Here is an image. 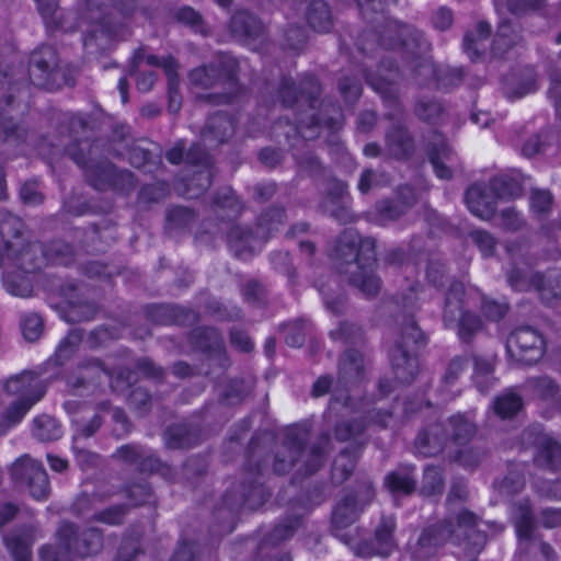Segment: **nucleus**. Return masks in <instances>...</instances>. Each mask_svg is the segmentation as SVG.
<instances>
[{
    "instance_id": "obj_1",
    "label": "nucleus",
    "mask_w": 561,
    "mask_h": 561,
    "mask_svg": "<svg viewBox=\"0 0 561 561\" xmlns=\"http://www.w3.org/2000/svg\"><path fill=\"white\" fill-rule=\"evenodd\" d=\"M5 389L18 397L16 402L7 412V419L13 423L19 422L44 393V387L32 373H23L10 378Z\"/></svg>"
},
{
    "instance_id": "obj_2",
    "label": "nucleus",
    "mask_w": 561,
    "mask_h": 561,
    "mask_svg": "<svg viewBox=\"0 0 561 561\" xmlns=\"http://www.w3.org/2000/svg\"><path fill=\"white\" fill-rule=\"evenodd\" d=\"M508 354L517 362L531 365L543 354L542 337L531 329H519L507 340Z\"/></svg>"
},
{
    "instance_id": "obj_3",
    "label": "nucleus",
    "mask_w": 561,
    "mask_h": 561,
    "mask_svg": "<svg viewBox=\"0 0 561 561\" xmlns=\"http://www.w3.org/2000/svg\"><path fill=\"white\" fill-rule=\"evenodd\" d=\"M541 1L542 0H494V7L500 16L499 31L494 41V50H500L502 46H507L512 43L510 38L511 27L506 14L512 13L513 15H517L524 13L539 5Z\"/></svg>"
},
{
    "instance_id": "obj_4",
    "label": "nucleus",
    "mask_w": 561,
    "mask_h": 561,
    "mask_svg": "<svg viewBox=\"0 0 561 561\" xmlns=\"http://www.w3.org/2000/svg\"><path fill=\"white\" fill-rule=\"evenodd\" d=\"M496 182L492 187L472 185L466 195V202L469 210L479 218L490 219L494 214L495 198H503L504 193H496L494 190Z\"/></svg>"
},
{
    "instance_id": "obj_5",
    "label": "nucleus",
    "mask_w": 561,
    "mask_h": 561,
    "mask_svg": "<svg viewBox=\"0 0 561 561\" xmlns=\"http://www.w3.org/2000/svg\"><path fill=\"white\" fill-rule=\"evenodd\" d=\"M30 477V488L32 496L36 500H43L48 494V478L43 467L31 458H22L13 466V476L20 478L21 474Z\"/></svg>"
},
{
    "instance_id": "obj_6",
    "label": "nucleus",
    "mask_w": 561,
    "mask_h": 561,
    "mask_svg": "<svg viewBox=\"0 0 561 561\" xmlns=\"http://www.w3.org/2000/svg\"><path fill=\"white\" fill-rule=\"evenodd\" d=\"M462 294L463 286L461 284H455L451 287L446 299L445 321L448 324L458 322L461 330L472 332L479 327V320L472 314L462 312L460 299Z\"/></svg>"
},
{
    "instance_id": "obj_7",
    "label": "nucleus",
    "mask_w": 561,
    "mask_h": 561,
    "mask_svg": "<svg viewBox=\"0 0 561 561\" xmlns=\"http://www.w3.org/2000/svg\"><path fill=\"white\" fill-rule=\"evenodd\" d=\"M490 33L489 25L479 23L476 30L466 34L463 39V48L471 59L478 58L485 48V41Z\"/></svg>"
},
{
    "instance_id": "obj_8",
    "label": "nucleus",
    "mask_w": 561,
    "mask_h": 561,
    "mask_svg": "<svg viewBox=\"0 0 561 561\" xmlns=\"http://www.w3.org/2000/svg\"><path fill=\"white\" fill-rule=\"evenodd\" d=\"M516 534L519 539H530L535 529V523L530 515L528 502L520 503L512 511Z\"/></svg>"
},
{
    "instance_id": "obj_9",
    "label": "nucleus",
    "mask_w": 561,
    "mask_h": 561,
    "mask_svg": "<svg viewBox=\"0 0 561 561\" xmlns=\"http://www.w3.org/2000/svg\"><path fill=\"white\" fill-rule=\"evenodd\" d=\"M38 247L32 245L24 248L18 255L11 253L10 250L7 251L4 256L2 257V264L7 267L10 265H18L25 272H32L38 265L33 264V257L36 252H38Z\"/></svg>"
},
{
    "instance_id": "obj_10",
    "label": "nucleus",
    "mask_w": 561,
    "mask_h": 561,
    "mask_svg": "<svg viewBox=\"0 0 561 561\" xmlns=\"http://www.w3.org/2000/svg\"><path fill=\"white\" fill-rule=\"evenodd\" d=\"M359 511L362 508L358 507L356 500L347 499L335 507L333 523L340 527L346 526L356 519Z\"/></svg>"
},
{
    "instance_id": "obj_11",
    "label": "nucleus",
    "mask_w": 561,
    "mask_h": 561,
    "mask_svg": "<svg viewBox=\"0 0 561 561\" xmlns=\"http://www.w3.org/2000/svg\"><path fill=\"white\" fill-rule=\"evenodd\" d=\"M522 408V399L514 392L499 397L494 402V410L501 417H510Z\"/></svg>"
},
{
    "instance_id": "obj_12",
    "label": "nucleus",
    "mask_w": 561,
    "mask_h": 561,
    "mask_svg": "<svg viewBox=\"0 0 561 561\" xmlns=\"http://www.w3.org/2000/svg\"><path fill=\"white\" fill-rule=\"evenodd\" d=\"M34 435L43 440L56 439L60 437L61 430L56 420L42 416L35 420Z\"/></svg>"
},
{
    "instance_id": "obj_13",
    "label": "nucleus",
    "mask_w": 561,
    "mask_h": 561,
    "mask_svg": "<svg viewBox=\"0 0 561 561\" xmlns=\"http://www.w3.org/2000/svg\"><path fill=\"white\" fill-rule=\"evenodd\" d=\"M431 160L434 171L439 179H449L451 176L449 167L444 164V161H453V152L446 144H442V149L435 151Z\"/></svg>"
},
{
    "instance_id": "obj_14",
    "label": "nucleus",
    "mask_w": 561,
    "mask_h": 561,
    "mask_svg": "<svg viewBox=\"0 0 561 561\" xmlns=\"http://www.w3.org/2000/svg\"><path fill=\"white\" fill-rule=\"evenodd\" d=\"M394 528V520L392 518H387L382 520L381 526L376 531V540L380 545L378 548V553L381 556H387L393 548L391 534Z\"/></svg>"
},
{
    "instance_id": "obj_15",
    "label": "nucleus",
    "mask_w": 561,
    "mask_h": 561,
    "mask_svg": "<svg viewBox=\"0 0 561 561\" xmlns=\"http://www.w3.org/2000/svg\"><path fill=\"white\" fill-rule=\"evenodd\" d=\"M5 542L15 561H30L31 541L28 539L12 536Z\"/></svg>"
},
{
    "instance_id": "obj_16",
    "label": "nucleus",
    "mask_w": 561,
    "mask_h": 561,
    "mask_svg": "<svg viewBox=\"0 0 561 561\" xmlns=\"http://www.w3.org/2000/svg\"><path fill=\"white\" fill-rule=\"evenodd\" d=\"M529 203L534 214H546L552 206V196L548 191L534 190L530 194Z\"/></svg>"
},
{
    "instance_id": "obj_17",
    "label": "nucleus",
    "mask_w": 561,
    "mask_h": 561,
    "mask_svg": "<svg viewBox=\"0 0 561 561\" xmlns=\"http://www.w3.org/2000/svg\"><path fill=\"white\" fill-rule=\"evenodd\" d=\"M393 367L398 378L402 381H408L413 376L414 370L417 367V363L414 358L408 357L404 353L400 357H393Z\"/></svg>"
},
{
    "instance_id": "obj_18",
    "label": "nucleus",
    "mask_w": 561,
    "mask_h": 561,
    "mask_svg": "<svg viewBox=\"0 0 561 561\" xmlns=\"http://www.w3.org/2000/svg\"><path fill=\"white\" fill-rule=\"evenodd\" d=\"M43 329V321L38 314L32 313L23 318L22 333L28 341H35L39 337Z\"/></svg>"
},
{
    "instance_id": "obj_19",
    "label": "nucleus",
    "mask_w": 561,
    "mask_h": 561,
    "mask_svg": "<svg viewBox=\"0 0 561 561\" xmlns=\"http://www.w3.org/2000/svg\"><path fill=\"white\" fill-rule=\"evenodd\" d=\"M352 280L366 295H374L379 289V280L374 275L371 268L370 270H363L360 275L354 277Z\"/></svg>"
},
{
    "instance_id": "obj_20",
    "label": "nucleus",
    "mask_w": 561,
    "mask_h": 561,
    "mask_svg": "<svg viewBox=\"0 0 561 561\" xmlns=\"http://www.w3.org/2000/svg\"><path fill=\"white\" fill-rule=\"evenodd\" d=\"M386 485L392 492L410 493L414 489L413 480L408 476L391 473L386 478Z\"/></svg>"
},
{
    "instance_id": "obj_21",
    "label": "nucleus",
    "mask_w": 561,
    "mask_h": 561,
    "mask_svg": "<svg viewBox=\"0 0 561 561\" xmlns=\"http://www.w3.org/2000/svg\"><path fill=\"white\" fill-rule=\"evenodd\" d=\"M536 88V80L533 77H530L517 89H515L512 83H506L504 87V93L506 98H508L510 100H516L534 92Z\"/></svg>"
},
{
    "instance_id": "obj_22",
    "label": "nucleus",
    "mask_w": 561,
    "mask_h": 561,
    "mask_svg": "<svg viewBox=\"0 0 561 561\" xmlns=\"http://www.w3.org/2000/svg\"><path fill=\"white\" fill-rule=\"evenodd\" d=\"M454 432L453 443L458 439L467 438L474 432L473 425L462 416L453 417L450 421Z\"/></svg>"
},
{
    "instance_id": "obj_23",
    "label": "nucleus",
    "mask_w": 561,
    "mask_h": 561,
    "mask_svg": "<svg viewBox=\"0 0 561 561\" xmlns=\"http://www.w3.org/2000/svg\"><path fill=\"white\" fill-rule=\"evenodd\" d=\"M424 491L428 494H433L440 489L442 477L438 468L428 467L424 472Z\"/></svg>"
},
{
    "instance_id": "obj_24",
    "label": "nucleus",
    "mask_w": 561,
    "mask_h": 561,
    "mask_svg": "<svg viewBox=\"0 0 561 561\" xmlns=\"http://www.w3.org/2000/svg\"><path fill=\"white\" fill-rule=\"evenodd\" d=\"M84 547L78 549L81 556H88L96 552L102 546V538L98 530H92L89 534V539H84Z\"/></svg>"
},
{
    "instance_id": "obj_25",
    "label": "nucleus",
    "mask_w": 561,
    "mask_h": 561,
    "mask_svg": "<svg viewBox=\"0 0 561 561\" xmlns=\"http://www.w3.org/2000/svg\"><path fill=\"white\" fill-rule=\"evenodd\" d=\"M21 198L24 203L35 205L42 202V194L33 184H24L20 192Z\"/></svg>"
},
{
    "instance_id": "obj_26",
    "label": "nucleus",
    "mask_w": 561,
    "mask_h": 561,
    "mask_svg": "<svg viewBox=\"0 0 561 561\" xmlns=\"http://www.w3.org/2000/svg\"><path fill=\"white\" fill-rule=\"evenodd\" d=\"M482 309L484 314L492 320L502 318L506 312V307L504 305L491 300L484 301Z\"/></svg>"
},
{
    "instance_id": "obj_27",
    "label": "nucleus",
    "mask_w": 561,
    "mask_h": 561,
    "mask_svg": "<svg viewBox=\"0 0 561 561\" xmlns=\"http://www.w3.org/2000/svg\"><path fill=\"white\" fill-rule=\"evenodd\" d=\"M543 457L552 466L561 463V446L556 442H549L543 450Z\"/></svg>"
},
{
    "instance_id": "obj_28",
    "label": "nucleus",
    "mask_w": 561,
    "mask_h": 561,
    "mask_svg": "<svg viewBox=\"0 0 561 561\" xmlns=\"http://www.w3.org/2000/svg\"><path fill=\"white\" fill-rule=\"evenodd\" d=\"M453 22V16L449 10L445 8L438 9L434 16H433V23L435 27L439 30H445L450 26Z\"/></svg>"
},
{
    "instance_id": "obj_29",
    "label": "nucleus",
    "mask_w": 561,
    "mask_h": 561,
    "mask_svg": "<svg viewBox=\"0 0 561 561\" xmlns=\"http://www.w3.org/2000/svg\"><path fill=\"white\" fill-rule=\"evenodd\" d=\"M540 522L547 528H552L561 524L560 510H545L541 513Z\"/></svg>"
},
{
    "instance_id": "obj_30",
    "label": "nucleus",
    "mask_w": 561,
    "mask_h": 561,
    "mask_svg": "<svg viewBox=\"0 0 561 561\" xmlns=\"http://www.w3.org/2000/svg\"><path fill=\"white\" fill-rule=\"evenodd\" d=\"M20 225H21L20 220L16 217H14L10 214H7V215H4V218L0 221V233L3 237L10 236L11 230H13L14 233H16L18 227Z\"/></svg>"
},
{
    "instance_id": "obj_31",
    "label": "nucleus",
    "mask_w": 561,
    "mask_h": 561,
    "mask_svg": "<svg viewBox=\"0 0 561 561\" xmlns=\"http://www.w3.org/2000/svg\"><path fill=\"white\" fill-rule=\"evenodd\" d=\"M342 368L345 373L359 369V355L357 353H347L342 359Z\"/></svg>"
},
{
    "instance_id": "obj_32",
    "label": "nucleus",
    "mask_w": 561,
    "mask_h": 561,
    "mask_svg": "<svg viewBox=\"0 0 561 561\" xmlns=\"http://www.w3.org/2000/svg\"><path fill=\"white\" fill-rule=\"evenodd\" d=\"M476 240L479 243L482 251H484L485 253H489L493 250L494 240L490 234L485 232H478L476 236Z\"/></svg>"
},
{
    "instance_id": "obj_33",
    "label": "nucleus",
    "mask_w": 561,
    "mask_h": 561,
    "mask_svg": "<svg viewBox=\"0 0 561 561\" xmlns=\"http://www.w3.org/2000/svg\"><path fill=\"white\" fill-rule=\"evenodd\" d=\"M331 381L327 377L319 378L313 386V396L320 397L328 392Z\"/></svg>"
},
{
    "instance_id": "obj_34",
    "label": "nucleus",
    "mask_w": 561,
    "mask_h": 561,
    "mask_svg": "<svg viewBox=\"0 0 561 561\" xmlns=\"http://www.w3.org/2000/svg\"><path fill=\"white\" fill-rule=\"evenodd\" d=\"M154 82V76L152 73H144L137 80V87L141 91H148Z\"/></svg>"
},
{
    "instance_id": "obj_35",
    "label": "nucleus",
    "mask_w": 561,
    "mask_h": 561,
    "mask_svg": "<svg viewBox=\"0 0 561 561\" xmlns=\"http://www.w3.org/2000/svg\"><path fill=\"white\" fill-rule=\"evenodd\" d=\"M232 342L238 344L240 350L244 352H249L253 347L252 341L245 335H242L239 339L238 334H232Z\"/></svg>"
},
{
    "instance_id": "obj_36",
    "label": "nucleus",
    "mask_w": 561,
    "mask_h": 561,
    "mask_svg": "<svg viewBox=\"0 0 561 561\" xmlns=\"http://www.w3.org/2000/svg\"><path fill=\"white\" fill-rule=\"evenodd\" d=\"M206 68L195 70L194 72H192V80L205 87L209 85L210 80L206 77Z\"/></svg>"
},
{
    "instance_id": "obj_37",
    "label": "nucleus",
    "mask_w": 561,
    "mask_h": 561,
    "mask_svg": "<svg viewBox=\"0 0 561 561\" xmlns=\"http://www.w3.org/2000/svg\"><path fill=\"white\" fill-rule=\"evenodd\" d=\"M167 158L172 163H180L183 158V147L180 145L175 146L167 153Z\"/></svg>"
},
{
    "instance_id": "obj_38",
    "label": "nucleus",
    "mask_w": 561,
    "mask_h": 561,
    "mask_svg": "<svg viewBox=\"0 0 561 561\" xmlns=\"http://www.w3.org/2000/svg\"><path fill=\"white\" fill-rule=\"evenodd\" d=\"M550 96L554 100L558 111H561V83H553L550 89Z\"/></svg>"
},
{
    "instance_id": "obj_39",
    "label": "nucleus",
    "mask_w": 561,
    "mask_h": 561,
    "mask_svg": "<svg viewBox=\"0 0 561 561\" xmlns=\"http://www.w3.org/2000/svg\"><path fill=\"white\" fill-rule=\"evenodd\" d=\"M48 461H49L50 468L55 471L61 472L62 470H65L67 468L66 460H64L61 458L48 456Z\"/></svg>"
},
{
    "instance_id": "obj_40",
    "label": "nucleus",
    "mask_w": 561,
    "mask_h": 561,
    "mask_svg": "<svg viewBox=\"0 0 561 561\" xmlns=\"http://www.w3.org/2000/svg\"><path fill=\"white\" fill-rule=\"evenodd\" d=\"M101 518L107 524H116L121 520V512L118 510L110 511L103 513Z\"/></svg>"
},
{
    "instance_id": "obj_41",
    "label": "nucleus",
    "mask_w": 561,
    "mask_h": 561,
    "mask_svg": "<svg viewBox=\"0 0 561 561\" xmlns=\"http://www.w3.org/2000/svg\"><path fill=\"white\" fill-rule=\"evenodd\" d=\"M371 172L370 171H365L362 176H360V180H359V183H358V188L365 193L369 190L370 187V183H371Z\"/></svg>"
},
{
    "instance_id": "obj_42",
    "label": "nucleus",
    "mask_w": 561,
    "mask_h": 561,
    "mask_svg": "<svg viewBox=\"0 0 561 561\" xmlns=\"http://www.w3.org/2000/svg\"><path fill=\"white\" fill-rule=\"evenodd\" d=\"M474 524V516L468 512H463L458 519V526L461 527H468L470 525Z\"/></svg>"
},
{
    "instance_id": "obj_43",
    "label": "nucleus",
    "mask_w": 561,
    "mask_h": 561,
    "mask_svg": "<svg viewBox=\"0 0 561 561\" xmlns=\"http://www.w3.org/2000/svg\"><path fill=\"white\" fill-rule=\"evenodd\" d=\"M4 284L7 289L15 296H24L27 293V288L20 289L12 286L9 276L4 278Z\"/></svg>"
},
{
    "instance_id": "obj_44",
    "label": "nucleus",
    "mask_w": 561,
    "mask_h": 561,
    "mask_svg": "<svg viewBox=\"0 0 561 561\" xmlns=\"http://www.w3.org/2000/svg\"><path fill=\"white\" fill-rule=\"evenodd\" d=\"M438 111V106L436 104H432L430 106V110L426 108H419V115L424 119H431L433 117V114Z\"/></svg>"
},
{
    "instance_id": "obj_45",
    "label": "nucleus",
    "mask_w": 561,
    "mask_h": 561,
    "mask_svg": "<svg viewBox=\"0 0 561 561\" xmlns=\"http://www.w3.org/2000/svg\"><path fill=\"white\" fill-rule=\"evenodd\" d=\"M504 217H507L506 226L508 228L515 229L517 227L518 219L516 214H514L513 211H508L504 214Z\"/></svg>"
},
{
    "instance_id": "obj_46",
    "label": "nucleus",
    "mask_w": 561,
    "mask_h": 561,
    "mask_svg": "<svg viewBox=\"0 0 561 561\" xmlns=\"http://www.w3.org/2000/svg\"><path fill=\"white\" fill-rule=\"evenodd\" d=\"M41 557L43 561H55V552L50 548H43L41 550Z\"/></svg>"
},
{
    "instance_id": "obj_47",
    "label": "nucleus",
    "mask_w": 561,
    "mask_h": 561,
    "mask_svg": "<svg viewBox=\"0 0 561 561\" xmlns=\"http://www.w3.org/2000/svg\"><path fill=\"white\" fill-rule=\"evenodd\" d=\"M161 66L165 69V72L169 76H172L174 72V60L169 58L162 61Z\"/></svg>"
},
{
    "instance_id": "obj_48",
    "label": "nucleus",
    "mask_w": 561,
    "mask_h": 561,
    "mask_svg": "<svg viewBox=\"0 0 561 561\" xmlns=\"http://www.w3.org/2000/svg\"><path fill=\"white\" fill-rule=\"evenodd\" d=\"M118 88L122 95V101L125 103L127 100V81L125 79H121L118 82Z\"/></svg>"
},
{
    "instance_id": "obj_49",
    "label": "nucleus",
    "mask_w": 561,
    "mask_h": 561,
    "mask_svg": "<svg viewBox=\"0 0 561 561\" xmlns=\"http://www.w3.org/2000/svg\"><path fill=\"white\" fill-rule=\"evenodd\" d=\"M182 18L193 22L196 19V13L191 9H185L182 11Z\"/></svg>"
},
{
    "instance_id": "obj_50",
    "label": "nucleus",
    "mask_w": 561,
    "mask_h": 561,
    "mask_svg": "<svg viewBox=\"0 0 561 561\" xmlns=\"http://www.w3.org/2000/svg\"><path fill=\"white\" fill-rule=\"evenodd\" d=\"M378 151V148L376 145L369 144L365 147L364 152L366 156H376Z\"/></svg>"
},
{
    "instance_id": "obj_51",
    "label": "nucleus",
    "mask_w": 561,
    "mask_h": 561,
    "mask_svg": "<svg viewBox=\"0 0 561 561\" xmlns=\"http://www.w3.org/2000/svg\"><path fill=\"white\" fill-rule=\"evenodd\" d=\"M421 336V333L420 331L417 330V328H415L414 325L411 327V334H410V337L414 341V342H417L419 337Z\"/></svg>"
},
{
    "instance_id": "obj_52",
    "label": "nucleus",
    "mask_w": 561,
    "mask_h": 561,
    "mask_svg": "<svg viewBox=\"0 0 561 561\" xmlns=\"http://www.w3.org/2000/svg\"><path fill=\"white\" fill-rule=\"evenodd\" d=\"M314 5L317 7L318 10H320L322 14L325 15V18L328 16L327 5L323 2H316Z\"/></svg>"
},
{
    "instance_id": "obj_53",
    "label": "nucleus",
    "mask_w": 561,
    "mask_h": 561,
    "mask_svg": "<svg viewBox=\"0 0 561 561\" xmlns=\"http://www.w3.org/2000/svg\"><path fill=\"white\" fill-rule=\"evenodd\" d=\"M147 62L149 65H160V60L156 56H148Z\"/></svg>"
},
{
    "instance_id": "obj_54",
    "label": "nucleus",
    "mask_w": 561,
    "mask_h": 561,
    "mask_svg": "<svg viewBox=\"0 0 561 561\" xmlns=\"http://www.w3.org/2000/svg\"><path fill=\"white\" fill-rule=\"evenodd\" d=\"M170 108L172 111H176L179 108V104L175 102L174 96H171Z\"/></svg>"
},
{
    "instance_id": "obj_55",
    "label": "nucleus",
    "mask_w": 561,
    "mask_h": 561,
    "mask_svg": "<svg viewBox=\"0 0 561 561\" xmlns=\"http://www.w3.org/2000/svg\"><path fill=\"white\" fill-rule=\"evenodd\" d=\"M548 494L551 496H554V497H561V492H559V490L557 488H556V490L549 491Z\"/></svg>"
},
{
    "instance_id": "obj_56",
    "label": "nucleus",
    "mask_w": 561,
    "mask_h": 561,
    "mask_svg": "<svg viewBox=\"0 0 561 561\" xmlns=\"http://www.w3.org/2000/svg\"><path fill=\"white\" fill-rule=\"evenodd\" d=\"M309 22H310V24H311L313 27H318V28H320V30H324V27H320V26H318V25H317L316 20H314V18H313L312 15H310V16H309Z\"/></svg>"
},
{
    "instance_id": "obj_57",
    "label": "nucleus",
    "mask_w": 561,
    "mask_h": 561,
    "mask_svg": "<svg viewBox=\"0 0 561 561\" xmlns=\"http://www.w3.org/2000/svg\"><path fill=\"white\" fill-rule=\"evenodd\" d=\"M538 289L541 291L542 299L548 300V296L546 294V288L541 287V286H538Z\"/></svg>"
},
{
    "instance_id": "obj_58",
    "label": "nucleus",
    "mask_w": 561,
    "mask_h": 561,
    "mask_svg": "<svg viewBox=\"0 0 561 561\" xmlns=\"http://www.w3.org/2000/svg\"><path fill=\"white\" fill-rule=\"evenodd\" d=\"M344 459H345V457H344V456H342L339 460H336V461H335V463H334V471H336V470H337V468H339L340 463H342V461H343Z\"/></svg>"
},
{
    "instance_id": "obj_59",
    "label": "nucleus",
    "mask_w": 561,
    "mask_h": 561,
    "mask_svg": "<svg viewBox=\"0 0 561 561\" xmlns=\"http://www.w3.org/2000/svg\"><path fill=\"white\" fill-rule=\"evenodd\" d=\"M428 542H430V538H427V536H426V535H424V536L421 538V543H422V545H426V543H428Z\"/></svg>"
},
{
    "instance_id": "obj_60",
    "label": "nucleus",
    "mask_w": 561,
    "mask_h": 561,
    "mask_svg": "<svg viewBox=\"0 0 561 561\" xmlns=\"http://www.w3.org/2000/svg\"><path fill=\"white\" fill-rule=\"evenodd\" d=\"M375 0H371V2H374ZM368 2H370V0H358V3L360 7H364L366 5Z\"/></svg>"
},
{
    "instance_id": "obj_61",
    "label": "nucleus",
    "mask_w": 561,
    "mask_h": 561,
    "mask_svg": "<svg viewBox=\"0 0 561 561\" xmlns=\"http://www.w3.org/2000/svg\"><path fill=\"white\" fill-rule=\"evenodd\" d=\"M483 115H484V114H474V115L472 116V119H474V121H476V123H479V122H480V116H483Z\"/></svg>"
},
{
    "instance_id": "obj_62",
    "label": "nucleus",
    "mask_w": 561,
    "mask_h": 561,
    "mask_svg": "<svg viewBox=\"0 0 561 561\" xmlns=\"http://www.w3.org/2000/svg\"><path fill=\"white\" fill-rule=\"evenodd\" d=\"M510 282L512 283V286L516 289H522L517 283H515L512 278H510Z\"/></svg>"
},
{
    "instance_id": "obj_63",
    "label": "nucleus",
    "mask_w": 561,
    "mask_h": 561,
    "mask_svg": "<svg viewBox=\"0 0 561 561\" xmlns=\"http://www.w3.org/2000/svg\"><path fill=\"white\" fill-rule=\"evenodd\" d=\"M55 4V0H47V7L50 8Z\"/></svg>"
},
{
    "instance_id": "obj_64",
    "label": "nucleus",
    "mask_w": 561,
    "mask_h": 561,
    "mask_svg": "<svg viewBox=\"0 0 561 561\" xmlns=\"http://www.w3.org/2000/svg\"><path fill=\"white\" fill-rule=\"evenodd\" d=\"M546 382L548 383V386H549V388H550L551 390L554 388L553 383H552L550 380H547Z\"/></svg>"
}]
</instances>
